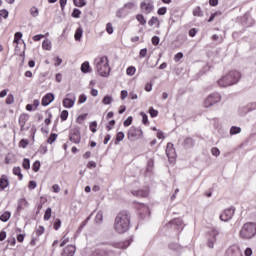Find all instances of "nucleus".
<instances>
[{"instance_id":"f257e3e1","label":"nucleus","mask_w":256,"mask_h":256,"mask_svg":"<svg viewBox=\"0 0 256 256\" xmlns=\"http://www.w3.org/2000/svg\"><path fill=\"white\" fill-rule=\"evenodd\" d=\"M129 227H131V214L127 210H122L115 218V231H117V233H127Z\"/></svg>"},{"instance_id":"f03ea898","label":"nucleus","mask_w":256,"mask_h":256,"mask_svg":"<svg viewBox=\"0 0 256 256\" xmlns=\"http://www.w3.org/2000/svg\"><path fill=\"white\" fill-rule=\"evenodd\" d=\"M241 77V72L231 70L218 79L217 83L220 87H231L233 85H237V83L241 81Z\"/></svg>"},{"instance_id":"7ed1b4c3","label":"nucleus","mask_w":256,"mask_h":256,"mask_svg":"<svg viewBox=\"0 0 256 256\" xmlns=\"http://www.w3.org/2000/svg\"><path fill=\"white\" fill-rule=\"evenodd\" d=\"M256 235V222H246L239 231L240 239H253Z\"/></svg>"},{"instance_id":"20e7f679","label":"nucleus","mask_w":256,"mask_h":256,"mask_svg":"<svg viewBox=\"0 0 256 256\" xmlns=\"http://www.w3.org/2000/svg\"><path fill=\"white\" fill-rule=\"evenodd\" d=\"M96 69L101 77H109V73H111V67H109V58H107V56L97 58Z\"/></svg>"},{"instance_id":"39448f33","label":"nucleus","mask_w":256,"mask_h":256,"mask_svg":"<svg viewBox=\"0 0 256 256\" xmlns=\"http://www.w3.org/2000/svg\"><path fill=\"white\" fill-rule=\"evenodd\" d=\"M127 139H129V141L143 139V130L139 127L131 126L127 132Z\"/></svg>"},{"instance_id":"423d86ee","label":"nucleus","mask_w":256,"mask_h":256,"mask_svg":"<svg viewBox=\"0 0 256 256\" xmlns=\"http://www.w3.org/2000/svg\"><path fill=\"white\" fill-rule=\"evenodd\" d=\"M217 103H221V94L212 93L204 100V107L207 109L209 107H213V105H217Z\"/></svg>"},{"instance_id":"0eeeda50","label":"nucleus","mask_w":256,"mask_h":256,"mask_svg":"<svg viewBox=\"0 0 256 256\" xmlns=\"http://www.w3.org/2000/svg\"><path fill=\"white\" fill-rule=\"evenodd\" d=\"M140 9L142 13H145V15H149L150 13H153L155 5H153V1L151 0H144L140 3Z\"/></svg>"},{"instance_id":"6e6552de","label":"nucleus","mask_w":256,"mask_h":256,"mask_svg":"<svg viewBox=\"0 0 256 256\" xmlns=\"http://www.w3.org/2000/svg\"><path fill=\"white\" fill-rule=\"evenodd\" d=\"M226 256H243V252L239 246L232 245L226 250Z\"/></svg>"},{"instance_id":"1a4fd4ad","label":"nucleus","mask_w":256,"mask_h":256,"mask_svg":"<svg viewBox=\"0 0 256 256\" xmlns=\"http://www.w3.org/2000/svg\"><path fill=\"white\" fill-rule=\"evenodd\" d=\"M235 215L234 208H228L224 210V212L220 215L221 221H231L233 219V216Z\"/></svg>"},{"instance_id":"9d476101","label":"nucleus","mask_w":256,"mask_h":256,"mask_svg":"<svg viewBox=\"0 0 256 256\" xmlns=\"http://www.w3.org/2000/svg\"><path fill=\"white\" fill-rule=\"evenodd\" d=\"M27 121H29V114H21L19 116L18 123L20 125V131H27L29 129V127H25Z\"/></svg>"},{"instance_id":"9b49d317","label":"nucleus","mask_w":256,"mask_h":256,"mask_svg":"<svg viewBox=\"0 0 256 256\" xmlns=\"http://www.w3.org/2000/svg\"><path fill=\"white\" fill-rule=\"evenodd\" d=\"M69 139L70 141H72V143H75V144L81 143V132L79 131V129L72 130L70 132Z\"/></svg>"},{"instance_id":"f8f14e48","label":"nucleus","mask_w":256,"mask_h":256,"mask_svg":"<svg viewBox=\"0 0 256 256\" xmlns=\"http://www.w3.org/2000/svg\"><path fill=\"white\" fill-rule=\"evenodd\" d=\"M131 193L134 197H140V198L149 197V188L133 190Z\"/></svg>"},{"instance_id":"ddd939ff","label":"nucleus","mask_w":256,"mask_h":256,"mask_svg":"<svg viewBox=\"0 0 256 256\" xmlns=\"http://www.w3.org/2000/svg\"><path fill=\"white\" fill-rule=\"evenodd\" d=\"M216 235H219V231L212 230L210 231V238L208 239V247L213 249L215 242L217 241Z\"/></svg>"},{"instance_id":"4468645a","label":"nucleus","mask_w":256,"mask_h":256,"mask_svg":"<svg viewBox=\"0 0 256 256\" xmlns=\"http://www.w3.org/2000/svg\"><path fill=\"white\" fill-rule=\"evenodd\" d=\"M26 207H29V202L27 201V199L21 198V199L18 201V205H17V209H16L17 215H20L22 209H26Z\"/></svg>"},{"instance_id":"2eb2a0df","label":"nucleus","mask_w":256,"mask_h":256,"mask_svg":"<svg viewBox=\"0 0 256 256\" xmlns=\"http://www.w3.org/2000/svg\"><path fill=\"white\" fill-rule=\"evenodd\" d=\"M55 101V95L53 93H47L45 96L42 98V105L43 107H47L50 103H53Z\"/></svg>"},{"instance_id":"dca6fc26","label":"nucleus","mask_w":256,"mask_h":256,"mask_svg":"<svg viewBox=\"0 0 256 256\" xmlns=\"http://www.w3.org/2000/svg\"><path fill=\"white\" fill-rule=\"evenodd\" d=\"M182 147H184V149L195 147V140L191 137H185L182 141Z\"/></svg>"},{"instance_id":"f3484780","label":"nucleus","mask_w":256,"mask_h":256,"mask_svg":"<svg viewBox=\"0 0 256 256\" xmlns=\"http://www.w3.org/2000/svg\"><path fill=\"white\" fill-rule=\"evenodd\" d=\"M76 248L74 245H68L63 249L61 256H75Z\"/></svg>"},{"instance_id":"a211bd4d","label":"nucleus","mask_w":256,"mask_h":256,"mask_svg":"<svg viewBox=\"0 0 256 256\" xmlns=\"http://www.w3.org/2000/svg\"><path fill=\"white\" fill-rule=\"evenodd\" d=\"M9 187V176L3 174L0 177V191H5Z\"/></svg>"},{"instance_id":"6ab92c4d","label":"nucleus","mask_w":256,"mask_h":256,"mask_svg":"<svg viewBox=\"0 0 256 256\" xmlns=\"http://www.w3.org/2000/svg\"><path fill=\"white\" fill-rule=\"evenodd\" d=\"M166 155L168 159H175V148L173 147V143L171 142L167 144Z\"/></svg>"},{"instance_id":"aec40b11","label":"nucleus","mask_w":256,"mask_h":256,"mask_svg":"<svg viewBox=\"0 0 256 256\" xmlns=\"http://www.w3.org/2000/svg\"><path fill=\"white\" fill-rule=\"evenodd\" d=\"M113 252L110 250L96 249L91 256H111Z\"/></svg>"},{"instance_id":"412c9836","label":"nucleus","mask_w":256,"mask_h":256,"mask_svg":"<svg viewBox=\"0 0 256 256\" xmlns=\"http://www.w3.org/2000/svg\"><path fill=\"white\" fill-rule=\"evenodd\" d=\"M75 105V96L72 98H64L63 99V107L66 109H71V107H74Z\"/></svg>"},{"instance_id":"4be33fe9","label":"nucleus","mask_w":256,"mask_h":256,"mask_svg":"<svg viewBox=\"0 0 256 256\" xmlns=\"http://www.w3.org/2000/svg\"><path fill=\"white\" fill-rule=\"evenodd\" d=\"M149 27H153V25H156V27L161 26V22L159 21V18L156 16H152L150 20L148 21Z\"/></svg>"},{"instance_id":"5701e85b","label":"nucleus","mask_w":256,"mask_h":256,"mask_svg":"<svg viewBox=\"0 0 256 256\" xmlns=\"http://www.w3.org/2000/svg\"><path fill=\"white\" fill-rule=\"evenodd\" d=\"M70 241H71V238L69 237V231H67V232L63 235V237H62V239H61L60 247H65V245H66L67 243H69Z\"/></svg>"},{"instance_id":"b1692460","label":"nucleus","mask_w":256,"mask_h":256,"mask_svg":"<svg viewBox=\"0 0 256 256\" xmlns=\"http://www.w3.org/2000/svg\"><path fill=\"white\" fill-rule=\"evenodd\" d=\"M136 20L143 27H145L147 25V19H145V16L143 14H137L136 15Z\"/></svg>"},{"instance_id":"393cba45","label":"nucleus","mask_w":256,"mask_h":256,"mask_svg":"<svg viewBox=\"0 0 256 256\" xmlns=\"http://www.w3.org/2000/svg\"><path fill=\"white\" fill-rule=\"evenodd\" d=\"M192 15L194 17H203V10L201 9V6H196L192 11Z\"/></svg>"},{"instance_id":"a878e982","label":"nucleus","mask_w":256,"mask_h":256,"mask_svg":"<svg viewBox=\"0 0 256 256\" xmlns=\"http://www.w3.org/2000/svg\"><path fill=\"white\" fill-rule=\"evenodd\" d=\"M13 175H16L18 177L19 181L23 180V174L21 173V167H14L13 168Z\"/></svg>"},{"instance_id":"bb28decb","label":"nucleus","mask_w":256,"mask_h":256,"mask_svg":"<svg viewBox=\"0 0 256 256\" xmlns=\"http://www.w3.org/2000/svg\"><path fill=\"white\" fill-rule=\"evenodd\" d=\"M81 71L82 73H91V66L89 65V62L86 61L81 65Z\"/></svg>"},{"instance_id":"cd10ccee","label":"nucleus","mask_w":256,"mask_h":256,"mask_svg":"<svg viewBox=\"0 0 256 256\" xmlns=\"http://www.w3.org/2000/svg\"><path fill=\"white\" fill-rule=\"evenodd\" d=\"M9 219H11V212L9 211L4 212L0 216V221H2L3 223H7Z\"/></svg>"},{"instance_id":"c85d7f7f","label":"nucleus","mask_w":256,"mask_h":256,"mask_svg":"<svg viewBox=\"0 0 256 256\" xmlns=\"http://www.w3.org/2000/svg\"><path fill=\"white\" fill-rule=\"evenodd\" d=\"M124 139H125V133L118 132L116 134L115 145H119V143H121V141H123Z\"/></svg>"},{"instance_id":"c756f323","label":"nucleus","mask_w":256,"mask_h":256,"mask_svg":"<svg viewBox=\"0 0 256 256\" xmlns=\"http://www.w3.org/2000/svg\"><path fill=\"white\" fill-rule=\"evenodd\" d=\"M81 37H83V29L78 28L74 34L75 41H81Z\"/></svg>"},{"instance_id":"7c9ffc66","label":"nucleus","mask_w":256,"mask_h":256,"mask_svg":"<svg viewBox=\"0 0 256 256\" xmlns=\"http://www.w3.org/2000/svg\"><path fill=\"white\" fill-rule=\"evenodd\" d=\"M52 48V44L49 40H44L42 43V49H44V51H51Z\"/></svg>"},{"instance_id":"2f4dec72","label":"nucleus","mask_w":256,"mask_h":256,"mask_svg":"<svg viewBox=\"0 0 256 256\" xmlns=\"http://www.w3.org/2000/svg\"><path fill=\"white\" fill-rule=\"evenodd\" d=\"M137 73V68L135 66H130L126 69V75H129V77H133Z\"/></svg>"},{"instance_id":"473e14b6","label":"nucleus","mask_w":256,"mask_h":256,"mask_svg":"<svg viewBox=\"0 0 256 256\" xmlns=\"http://www.w3.org/2000/svg\"><path fill=\"white\" fill-rule=\"evenodd\" d=\"M22 167L23 169H26V171H28V169H31V161L29 160V158H24L22 162Z\"/></svg>"},{"instance_id":"72a5a7b5","label":"nucleus","mask_w":256,"mask_h":256,"mask_svg":"<svg viewBox=\"0 0 256 256\" xmlns=\"http://www.w3.org/2000/svg\"><path fill=\"white\" fill-rule=\"evenodd\" d=\"M40 169H41V162L39 160H36L32 165V171H34V173H37L39 172Z\"/></svg>"},{"instance_id":"f704fd0d","label":"nucleus","mask_w":256,"mask_h":256,"mask_svg":"<svg viewBox=\"0 0 256 256\" xmlns=\"http://www.w3.org/2000/svg\"><path fill=\"white\" fill-rule=\"evenodd\" d=\"M89 114L87 113H84L82 115H79L76 119V122L79 124V125H83V121H85V119H87Z\"/></svg>"},{"instance_id":"c9c22d12","label":"nucleus","mask_w":256,"mask_h":256,"mask_svg":"<svg viewBox=\"0 0 256 256\" xmlns=\"http://www.w3.org/2000/svg\"><path fill=\"white\" fill-rule=\"evenodd\" d=\"M23 37V33L21 32H16L14 34V40L13 43H16V45H19V41H21V38Z\"/></svg>"},{"instance_id":"e433bc0d","label":"nucleus","mask_w":256,"mask_h":256,"mask_svg":"<svg viewBox=\"0 0 256 256\" xmlns=\"http://www.w3.org/2000/svg\"><path fill=\"white\" fill-rule=\"evenodd\" d=\"M6 105H13L15 103V96L9 94L5 100Z\"/></svg>"},{"instance_id":"4c0bfd02","label":"nucleus","mask_w":256,"mask_h":256,"mask_svg":"<svg viewBox=\"0 0 256 256\" xmlns=\"http://www.w3.org/2000/svg\"><path fill=\"white\" fill-rule=\"evenodd\" d=\"M241 133V127L232 126L230 129V135H239Z\"/></svg>"},{"instance_id":"58836bf2","label":"nucleus","mask_w":256,"mask_h":256,"mask_svg":"<svg viewBox=\"0 0 256 256\" xmlns=\"http://www.w3.org/2000/svg\"><path fill=\"white\" fill-rule=\"evenodd\" d=\"M55 141H57V134L52 133L50 134L47 143H49V145H53V143H55Z\"/></svg>"},{"instance_id":"ea45409f","label":"nucleus","mask_w":256,"mask_h":256,"mask_svg":"<svg viewBox=\"0 0 256 256\" xmlns=\"http://www.w3.org/2000/svg\"><path fill=\"white\" fill-rule=\"evenodd\" d=\"M113 102V97L111 96H105L103 99H102V103L103 105H111V103Z\"/></svg>"},{"instance_id":"a19ab883","label":"nucleus","mask_w":256,"mask_h":256,"mask_svg":"<svg viewBox=\"0 0 256 256\" xmlns=\"http://www.w3.org/2000/svg\"><path fill=\"white\" fill-rule=\"evenodd\" d=\"M140 115L142 116L143 125L148 126L149 125V118L147 117V114L145 112H140Z\"/></svg>"},{"instance_id":"79ce46f5","label":"nucleus","mask_w":256,"mask_h":256,"mask_svg":"<svg viewBox=\"0 0 256 256\" xmlns=\"http://www.w3.org/2000/svg\"><path fill=\"white\" fill-rule=\"evenodd\" d=\"M35 233H36L37 237H41V235H43V233H45V227H43V226H38V227L35 229Z\"/></svg>"},{"instance_id":"37998d69","label":"nucleus","mask_w":256,"mask_h":256,"mask_svg":"<svg viewBox=\"0 0 256 256\" xmlns=\"http://www.w3.org/2000/svg\"><path fill=\"white\" fill-rule=\"evenodd\" d=\"M68 117H69V111L63 110L60 114L61 121H67Z\"/></svg>"},{"instance_id":"c03bdc74","label":"nucleus","mask_w":256,"mask_h":256,"mask_svg":"<svg viewBox=\"0 0 256 256\" xmlns=\"http://www.w3.org/2000/svg\"><path fill=\"white\" fill-rule=\"evenodd\" d=\"M150 117L155 118L159 115V111L155 110L153 107H150L148 110Z\"/></svg>"},{"instance_id":"a18cd8bd","label":"nucleus","mask_w":256,"mask_h":256,"mask_svg":"<svg viewBox=\"0 0 256 256\" xmlns=\"http://www.w3.org/2000/svg\"><path fill=\"white\" fill-rule=\"evenodd\" d=\"M53 229L59 231L61 229V219L57 218L53 224Z\"/></svg>"},{"instance_id":"49530a36","label":"nucleus","mask_w":256,"mask_h":256,"mask_svg":"<svg viewBox=\"0 0 256 256\" xmlns=\"http://www.w3.org/2000/svg\"><path fill=\"white\" fill-rule=\"evenodd\" d=\"M89 127L92 133H97V121L90 122Z\"/></svg>"},{"instance_id":"de8ad7c7","label":"nucleus","mask_w":256,"mask_h":256,"mask_svg":"<svg viewBox=\"0 0 256 256\" xmlns=\"http://www.w3.org/2000/svg\"><path fill=\"white\" fill-rule=\"evenodd\" d=\"M51 213H52L51 208H47L44 213V221H49V219H51Z\"/></svg>"},{"instance_id":"09e8293b","label":"nucleus","mask_w":256,"mask_h":256,"mask_svg":"<svg viewBox=\"0 0 256 256\" xmlns=\"http://www.w3.org/2000/svg\"><path fill=\"white\" fill-rule=\"evenodd\" d=\"M30 15H32V17H38L39 16V9H37V7H32L30 9Z\"/></svg>"},{"instance_id":"8fccbe9b","label":"nucleus","mask_w":256,"mask_h":256,"mask_svg":"<svg viewBox=\"0 0 256 256\" xmlns=\"http://www.w3.org/2000/svg\"><path fill=\"white\" fill-rule=\"evenodd\" d=\"M106 32L108 35H113V24L111 23L106 24Z\"/></svg>"},{"instance_id":"3c124183","label":"nucleus","mask_w":256,"mask_h":256,"mask_svg":"<svg viewBox=\"0 0 256 256\" xmlns=\"http://www.w3.org/2000/svg\"><path fill=\"white\" fill-rule=\"evenodd\" d=\"M133 123V117L129 116L124 122L123 125L124 127H129Z\"/></svg>"},{"instance_id":"603ef678","label":"nucleus","mask_w":256,"mask_h":256,"mask_svg":"<svg viewBox=\"0 0 256 256\" xmlns=\"http://www.w3.org/2000/svg\"><path fill=\"white\" fill-rule=\"evenodd\" d=\"M72 17H74L75 19H79V17H81V10L74 9L72 12Z\"/></svg>"},{"instance_id":"864d4df0","label":"nucleus","mask_w":256,"mask_h":256,"mask_svg":"<svg viewBox=\"0 0 256 256\" xmlns=\"http://www.w3.org/2000/svg\"><path fill=\"white\" fill-rule=\"evenodd\" d=\"M211 153H212V155H214V157H219V155H221V151H219V148H217V147H213L211 149Z\"/></svg>"},{"instance_id":"5fc2aeb1","label":"nucleus","mask_w":256,"mask_h":256,"mask_svg":"<svg viewBox=\"0 0 256 256\" xmlns=\"http://www.w3.org/2000/svg\"><path fill=\"white\" fill-rule=\"evenodd\" d=\"M85 101H87V96L85 94H81L78 98V105L85 103Z\"/></svg>"},{"instance_id":"6e6d98bb","label":"nucleus","mask_w":256,"mask_h":256,"mask_svg":"<svg viewBox=\"0 0 256 256\" xmlns=\"http://www.w3.org/2000/svg\"><path fill=\"white\" fill-rule=\"evenodd\" d=\"M181 59H183V53H182V52H178V53L174 56V61H175V63H179V61H181Z\"/></svg>"},{"instance_id":"4d7b16f0","label":"nucleus","mask_w":256,"mask_h":256,"mask_svg":"<svg viewBox=\"0 0 256 256\" xmlns=\"http://www.w3.org/2000/svg\"><path fill=\"white\" fill-rule=\"evenodd\" d=\"M74 5L76 7H84L85 5V0H74Z\"/></svg>"},{"instance_id":"13d9d810","label":"nucleus","mask_w":256,"mask_h":256,"mask_svg":"<svg viewBox=\"0 0 256 256\" xmlns=\"http://www.w3.org/2000/svg\"><path fill=\"white\" fill-rule=\"evenodd\" d=\"M139 57H140V59L147 57V48H143L140 50Z\"/></svg>"},{"instance_id":"bf43d9fd","label":"nucleus","mask_w":256,"mask_h":256,"mask_svg":"<svg viewBox=\"0 0 256 256\" xmlns=\"http://www.w3.org/2000/svg\"><path fill=\"white\" fill-rule=\"evenodd\" d=\"M0 17H3V19H7V17H9V12L5 9L0 10Z\"/></svg>"},{"instance_id":"052dcab7","label":"nucleus","mask_w":256,"mask_h":256,"mask_svg":"<svg viewBox=\"0 0 256 256\" xmlns=\"http://www.w3.org/2000/svg\"><path fill=\"white\" fill-rule=\"evenodd\" d=\"M27 145H29L28 140H25V139L20 140L19 147H22L23 149H25V147H27Z\"/></svg>"},{"instance_id":"680f3d73","label":"nucleus","mask_w":256,"mask_h":256,"mask_svg":"<svg viewBox=\"0 0 256 256\" xmlns=\"http://www.w3.org/2000/svg\"><path fill=\"white\" fill-rule=\"evenodd\" d=\"M37 187V182L35 180H31L28 184V189L33 190Z\"/></svg>"},{"instance_id":"e2e57ef3","label":"nucleus","mask_w":256,"mask_h":256,"mask_svg":"<svg viewBox=\"0 0 256 256\" xmlns=\"http://www.w3.org/2000/svg\"><path fill=\"white\" fill-rule=\"evenodd\" d=\"M160 41L161 40L159 39V36H153L152 37V45L157 46V45H159Z\"/></svg>"},{"instance_id":"0e129e2a","label":"nucleus","mask_w":256,"mask_h":256,"mask_svg":"<svg viewBox=\"0 0 256 256\" xmlns=\"http://www.w3.org/2000/svg\"><path fill=\"white\" fill-rule=\"evenodd\" d=\"M158 15H165L167 13V7H161L157 10Z\"/></svg>"},{"instance_id":"69168bd1","label":"nucleus","mask_w":256,"mask_h":256,"mask_svg":"<svg viewBox=\"0 0 256 256\" xmlns=\"http://www.w3.org/2000/svg\"><path fill=\"white\" fill-rule=\"evenodd\" d=\"M115 127V120H111L108 125L106 126L107 131H111Z\"/></svg>"},{"instance_id":"338daca9","label":"nucleus","mask_w":256,"mask_h":256,"mask_svg":"<svg viewBox=\"0 0 256 256\" xmlns=\"http://www.w3.org/2000/svg\"><path fill=\"white\" fill-rule=\"evenodd\" d=\"M61 63H63V59L59 58V57H56L54 59V65L55 67H59V65H61Z\"/></svg>"},{"instance_id":"774afa93","label":"nucleus","mask_w":256,"mask_h":256,"mask_svg":"<svg viewBox=\"0 0 256 256\" xmlns=\"http://www.w3.org/2000/svg\"><path fill=\"white\" fill-rule=\"evenodd\" d=\"M245 256H251L253 255V250L251 248H246L244 251Z\"/></svg>"}]
</instances>
